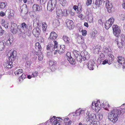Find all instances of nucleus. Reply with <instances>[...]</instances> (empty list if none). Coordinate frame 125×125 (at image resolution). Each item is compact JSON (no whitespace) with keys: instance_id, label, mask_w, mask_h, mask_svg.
<instances>
[{"instance_id":"1","label":"nucleus","mask_w":125,"mask_h":125,"mask_svg":"<svg viewBox=\"0 0 125 125\" xmlns=\"http://www.w3.org/2000/svg\"><path fill=\"white\" fill-rule=\"evenodd\" d=\"M119 113V110L114 109L109 114L108 119L113 123H116L118 120V116Z\"/></svg>"},{"instance_id":"2","label":"nucleus","mask_w":125,"mask_h":125,"mask_svg":"<svg viewBox=\"0 0 125 125\" xmlns=\"http://www.w3.org/2000/svg\"><path fill=\"white\" fill-rule=\"evenodd\" d=\"M57 17L59 19H61L63 16H67L68 14V10L66 9L62 11L61 9H57L56 11Z\"/></svg>"},{"instance_id":"3","label":"nucleus","mask_w":125,"mask_h":125,"mask_svg":"<svg viewBox=\"0 0 125 125\" xmlns=\"http://www.w3.org/2000/svg\"><path fill=\"white\" fill-rule=\"evenodd\" d=\"M101 104L99 100L93 101L91 106L92 108L96 112H98L101 108Z\"/></svg>"},{"instance_id":"4","label":"nucleus","mask_w":125,"mask_h":125,"mask_svg":"<svg viewBox=\"0 0 125 125\" xmlns=\"http://www.w3.org/2000/svg\"><path fill=\"white\" fill-rule=\"evenodd\" d=\"M56 4V0H49L47 4V10L49 11H52L55 8Z\"/></svg>"},{"instance_id":"5","label":"nucleus","mask_w":125,"mask_h":125,"mask_svg":"<svg viewBox=\"0 0 125 125\" xmlns=\"http://www.w3.org/2000/svg\"><path fill=\"white\" fill-rule=\"evenodd\" d=\"M86 115L85 119L87 122H89L92 123L96 118V115L94 114H90L88 112L86 113Z\"/></svg>"},{"instance_id":"6","label":"nucleus","mask_w":125,"mask_h":125,"mask_svg":"<svg viewBox=\"0 0 125 125\" xmlns=\"http://www.w3.org/2000/svg\"><path fill=\"white\" fill-rule=\"evenodd\" d=\"M113 33L115 36L118 37L121 32L120 27L117 25H114L113 26Z\"/></svg>"},{"instance_id":"7","label":"nucleus","mask_w":125,"mask_h":125,"mask_svg":"<svg viewBox=\"0 0 125 125\" xmlns=\"http://www.w3.org/2000/svg\"><path fill=\"white\" fill-rule=\"evenodd\" d=\"M114 21V19L113 17H111L106 21L104 23L105 27L106 29H108L113 23Z\"/></svg>"},{"instance_id":"8","label":"nucleus","mask_w":125,"mask_h":125,"mask_svg":"<svg viewBox=\"0 0 125 125\" xmlns=\"http://www.w3.org/2000/svg\"><path fill=\"white\" fill-rule=\"evenodd\" d=\"M10 56L9 57V60L10 61H12L14 60L17 56V52L15 50H11L9 51Z\"/></svg>"},{"instance_id":"9","label":"nucleus","mask_w":125,"mask_h":125,"mask_svg":"<svg viewBox=\"0 0 125 125\" xmlns=\"http://www.w3.org/2000/svg\"><path fill=\"white\" fill-rule=\"evenodd\" d=\"M17 24L13 22H11L10 28L11 32L13 34H16L17 31Z\"/></svg>"},{"instance_id":"10","label":"nucleus","mask_w":125,"mask_h":125,"mask_svg":"<svg viewBox=\"0 0 125 125\" xmlns=\"http://www.w3.org/2000/svg\"><path fill=\"white\" fill-rule=\"evenodd\" d=\"M105 7L107 9V11L109 13L111 12L113 7L112 3L109 1L106 2Z\"/></svg>"},{"instance_id":"11","label":"nucleus","mask_w":125,"mask_h":125,"mask_svg":"<svg viewBox=\"0 0 125 125\" xmlns=\"http://www.w3.org/2000/svg\"><path fill=\"white\" fill-rule=\"evenodd\" d=\"M13 62L11 61H7L4 63V65L5 68L9 69L12 68L13 66Z\"/></svg>"},{"instance_id":"12","label":"nucleus","mask_w":125,"mask_h":125,"mask_svg":"<svg viewBox=\"0 0 125 125\" xmlns=\"http://www.w3.org/2000/svg\"><path fill=\"white\" fill-rule=\"evenodd\" d=\"M57 34L55 32L52 31L50 33L48 39L50 40H55L57 38Z\"/></svg>"},{"instance_id":"13","label":"nucleus","mask_w":125,"mask_h":125,"mask_svg":"<svg viewBox=\"0 0 125 125\" xmlns=\"http://www.w3.org/2000/svg\"><path fill=\"white\" fill-rule=\"evenodd\" d=\"M117 62L119 64H122L123 63L125 62V59L123 56L119 55L117 57Z\"/></svg>"},{"instance_id":"14","label":"nucleus","mask_w":125,"mask_h":125,"mask_svg":"<svg viewBox=\"0 0 125 125\" xmlns=\"http://www.w3.org/2000/svg\"><path fill=\"white\" fill-rule=\"evenodd\" d=\"M65 46L64 45H60L58 48V53L60 54L63 53L64 52Z\"/></svg>"},{"instance_id":"15","label":"nucleus","mask_w":125,"mask_h":125,"mask_svg":"<svg viewBox=\"0 0 125 125\" xmlns=\"http://www.w3.org/2000/svg\"><path fill=\"white\" fill-rule=\"evenodd\" d=\"M66 24L67 27L70 30H71L73 28V21L70 20H68L67 21Z\"/></svg>"},{"instance_id":"16","label":"nucleus","mask_w":125,"mask_h":125,"mask_svg":"<svg viewBox=\"0 0 125 125\" xmlns=\"http://www.w3.org/2000/svg\"><path fill=\"white\" fill-rule=\"evenodd\" d=\"M40 31L39 28L34 29L32 31V33L36 37H38L40 35Z\"/></svg>"},{"instance_id":"17","label":"nucleus","mask_w":125,"mask_h":125,"mask_svg":"<svg viewBox=\"0 0 125 125\" xmlns=\"http://www.w3.org/2000/svg\"><path fill=\"white\" fill-rule=\"evenodd\" d=\"M77 40L79 44H83L84 43V38L81 35H79L77 37Z\"/></svg>"},{"instance_id":"18","label":"nucleus","mask_w":125,"mask_h":125,"mask_svg":"<svg viewBox=\"0 0 125 125\" xmlns=\"http://www.w3.org/2000/svg\"><path fill=\"white\" fill-rule=\"evenodd\" d=\"M56 120L54 121L53 123V125H61V122L62 121V119L59 117H56Z\"/></svg>"},{"instance_id":"19","label":"nucleus","mask_w":125,"mask_h":125,"mask_svg":"<svg viewBox=\"0 0 125 125\" xmlns=\"http://www.w3.org/2000/svg\"><path fill=\"white\" fill-rule=\"evenodd\" d=\"M113 61V60L112 58L110 57L109 58H108V60L107 59L104 60L102 62V64L104 65L108 63L109 64H110Z\"/></svg>"},{"instance_id":"20","label":"nucleus","mask_w":125,"mask_h":125,"mask_svg":"<svg viewBox=\"0 0 125 125\" xmlns=\"http://www.w3.org/2000/svg\"><path fill=\"white\" fill-rule=\"evenodd\" d=\"M36 54L38 55V60L40 61H42L43 59V56L41 51H38V52H36Z\"/></svg>"},{"instance_id":"21","label":"nucleus","mask_w":125,"mask_h":125,"mask_svg":"<svg viewBox=\"0 0 125 125\" xmlns=\"http://www.w3.org/2000/svg\"><path fill=\"white\" fill-rule=\"evenodd\" d=\"M60 22L59 20L56 19L53 22V26L54 28H56L60 25Z\"/></svg>"},{"instance_id":"22","label":"nucleus","mask_w":125,"mask_h":125,"mask_svg":"<svg viewBox=\"0 0 125 125\" xmlns=\"http://www.w3.org/2000/svg\"><path fill=\"white\" fill-rule=\"evenodd\" d=\"M46 49L48 50H50L52 52L54 50L55 48L52 44L50 43L47 46Z\"/></svg>"},{"instance_id":"23","label":"nucleus","mask_w":125,"mask_h":125,"mask_svg":"<svg viewBox=\"0 0 125 125\" xmlns=\"http://www.w3.org/2000/svg\"><path fill=\"white\" fill-rule=\"evenodd\" d=\"M32 8L34 11H40L41 10L39 6L37 4H34Z\"/></svg>"},{"instance_id":"24","label":"nucleus","mask_w":125,"mask_h":125,"mask_svg":"<svg viewBox=\"0 0 125 125\" xmlns=\"http://www.w3.org/2000/svg\"><path fill=\"white\" fill-rule=\"evenodd\" d=\"M2 25L4 27L6 28H8L9 26L8 23L6 21L5 19H2L1 21Z\"/></svg>"},{"instance_id":"25","label":"nucleus","mask_w":125,"mask_h":125,"mask_svg":"<svg viewBox=\"0 0 125 125\" xmlns=\"http://www.w3.org/2000/svg\"><path fill=\"white\" fill-rule=\"evenodd\" d=\"M63 122L64 124L65 125H70L72 122L68 117H67L64 118Z\"/></svg>"},{"instance_id":"26","label":"nucleus","mask_w":125,"mask_h":125,"mask_svg":"<svg viewBox=\"0 0 125 125\" xmlns=\"http://www.w3.org/2000/svg\"><path fill=\"white\" fill-rule=\"evenodd\" d=\"M63 39L66 43L69 44L70 42V38L67 36L64 35L63 36Z\"/></svg>"},{"instance_id":"27","label":"nucleus","mask_w":125,"mask_h":125,"mask_svg":"<svg viewBox=\"0 0 125 125\" xmlns=\"http://www.w3.org/2000/svg\"><path fill=\"white\" fill-rule=\"evenodd\" d=\"M47 24L46 22H42V30L43 32H45L46 31Z\"/></svg>"},{"instance_id":"28","label":"nucleus","mask_w":125,"mask_h":125,"mask_svg":"<svg viewBox=\"0 0 125 125\" xmlns=\"http://www.w3.org/2000/svg\"><path fill=\"white\" fill-rule=\"evenodd\" d=\"M67 60L71 64L74 65L76 63V60L75 59L73 58L72 57L70 59H67Z\"/></svg>"},{"instance_id":"29","label":"nucleus","mask_w":125,"mask_h":125,"mask_svg":"<svg viewBox=\"0 0 125 125\" xmlns=\"http://www.w3.org/2000/svg\"><path fill=\"white\" fill-rule=\"evenodd\" d=\"M95 6L96 8L99 7L102 1L101 0H95Z\"/></svg>"},{"instance_id":"30","label":"nucleus","mask_w":125,"mask_h":125,"mask_svg":"<svg viewBox=\"0 0 125 125\" xmlns=\"http://www.w3.org/2000/svg\"><path fill=\"white\" fill-rule=\"evenodd\" d=\"M26 78V75L25 74L23 73L21 75L20 77L18 79V80L20 82Z\"/></svg>"},{"instance_id":"31","label":"nucleus","mask_w":125,"mask_h":125,"mask_svg":"<svg viewBox=\"0 0 125 125\" xmlns=\"http://www.w3.org/2000/svg\"><path fill=\"white\" fill-rule=\"evenodd\" d=\"M5 45L3 41L0 42V51L3 50L5 48Z\"/></svg>"},{"instance_id":"32","label":"nucleus","mask_w":125,"mask_h":125,"mask_svg":"<svg viewBox=\"0 0 125 125\" xmlns=\"http://www.w3.org/2000/svg\"><path fill=\"white\" fill-rule=\"evenodd\" d=\"M103 108L106 110H108V108H109L110 106V105L107 102H106L104 103H103Z\"/></svg>"},{"instance_id":"33","label":"nucleus","mask_w":125,"mask_h":125,"mask_svg":"<svg viewBox=\"0 0 125 125\" xmlns=\"http://www.w3.org/2000/svg\"><path fill=\"white\" fill-rule=\"evenodd\" d=\"M35 47L36 49L38 50V51H41L42 49L41 46L39 42H37L36 43Z\"/></svg>"},{"instance_id":"34","label":"nucleus","mask_w":125,"mask_h":125,"mask_svg":"<svg viewBox=\"0 0 125 125\" xmlns=\"http://www.w3.org/2000/svg\"><path fill=\"white\" fill-rule=\"evenodd\" d=\"M33 25L37 24V27H40L41 26V23L39 22V21H38L37 19H35L33 21Z\"/></svg>"},{"instance_id":"35","label":"nucleus","mask_w":125,"mask_h":125,"mask_svg":"<svg viewBox=\"0 0 125 125\" xmlns=\"http://www.w3.org/2000/svg\"><path fill=\"white\" fill-rule=\"evenodd\" d=\"M23 72V71L22 69H19L15 71L14 73L16 75H19V74L22 73Z\"/></svg>"},{"instance_id":"36","label":"nucleus","mask_w":125,"mask_h":125,"mask_svg":"<svg viewBox=\"0 0 125 125\" xmlns=\"http://www.w3.org/2000/svg\"><path fill=\"white\" fill-rule=\"evenodd\" d=\"M59 2L63 6H65L67 4L66 0H59Z\"/></svg>"},{"instance_id":"37","label":"nucleus","mask_w":125,"mask_h":125,"mask_svg":"<svg viewBox=\"0 0 125 125\" xmlns=\"http://www.w3.org/2000/svg\"><path fill=\"white\" fill-rule=\"evenodd\" d=\"M7 5V3L6 2H0V8L3 9Z\"/></svg>"},{"instance_id":"38","label":"nucleus","mask_w":125,"mask_h":125,"mask_svg":"<svg viewBox=\"0 0 125 125\" xmlns=\"http://www.w3.org/2000/svg\"><path fill=\"white\" fill-rule=\"evenodd\" d=\"M94 65L91 62H89L88 65V67L90 70H93L94 69Z\"/></svg>"},{"instance_id":"39","label":"nucleus","mask_w":125,"mask_h":125,"mask_svg":"<svg viewBox=\"0 0 125 125\" xmlns=\"http://www.w3.org/2000/svg\"><path fill=\"white\" fill-rule=\"evenodd\" d=\"M76 58L77 60L78 61L80 62H81L82 61V57L81 55L80 54L79 55H77L75 57Z\"/></svg>"},{"instance_id":"40","label":"nucleus","mask_w":125,"mask_h":125,"mask_svg":"<svg viewBox=\"0 0 125 125\" xmlns=\"http://www.w3.org/2000/svg\"><path fill=\"white\" fill-rule=\"evenodd\" d=\"M49 64L50 66L55 65L56 64V62L55 61H50L49 62Z\"/></svg>"},{"instance_id":"41","label":"nucleus","mask_w":125,"mask_h":125,"mask_svg":"<svg viewBox=\"0 0 125 125\" xmlns=\"http://www.w3.org/2000/svg\"><path fill=\"white\" fill-rule=\"evenodd\" d=\"M73 52L75 57L80 54V52L76 50H74Z\"/></svg>"},{"instance_id":"42","label":"nucleus","mask_w":125,"mask_h":125,"mask_svg":"<svg viewBox=\"0 0 125 125\" xmlns=\"http://www.w3.org/2000/svg\"><path fill=\"white\" fill-rule=\"evenodd\" d=\"M21 27L23 29H26L27 28L28 26L25 23H23L21 24Z\"/></svg>"},{"instance_id":"43","label":"nucleus","mask_w":125,"mask_h":125,"mask_svg":"<svg viewBox=\"0 0 125 125\" xmlns=\"http://www.w3.org/2000/svg\"><path fill=\"white\" fill-rule=\"evenodd\" d=\"M56 117L53 116L51 119L50 120V122L51 123L53 124L54 122V121H56V118H55Z\"/></svg>"},{"instance_id":"44","label":"nucleus","mask_w":125,"mask_h":125,"mask_svg":"<svg viewBox=\"0 0 125 125\" xmlns=\"http://www.w3.org/2000/svg\"><path fill=\"white\" fill-rule=\"evenodd\" d=\"M93 123V125H100V123L99 121H94Z\"/></svg>"},{"instance_id":"45","label":"nucleus","mask_w":125,"mask_h":125,"mask_svg":"<svg viewBox=\"0 0 125 125\" xmlns=\"http://www.w3.org/2000/svg\"><path fill=\"white\" fill-rule=\"evenodd\" d=\"M81 31H82V35L83 36H85L86 35L87 32L86 30H82Z\"/></svg>"},{"instance_id":"46","label":"nucleus","mask_w":125,"mask_h":125,"mask_svg":"<svg viewBox=\"0 0 125 125\" xmlns=\"http://www.w3.org/2000/svg\"><path fill=\"white\" fill-rule=\"evenodd\" d=\"M92 2V0H87L86 2V4L87 6H88L91 4Z\"/></svg>"},{"instance_id":"47","label":"nucleus","mask_w":125,"mask_h":125,"mask_svg":"<svg viewBox=\"0 0 125 125\" xmlns=\"http://www.w3.org/2000/svg\"><path fill=\"white\" fill-rule=\"evenodd\" d=\"M53 42L54 43V45H53L54 48H57L58 45V43L55 40L53 41Z\"/></svg>"},{"instance_id":"48","label":"nucleus","mask_w":125,"mask_h":125,"mask_svg":"<svg viewBox=\"0 0 125 125\" xmlns=\"http://www.w3.org/2000/svg\"><path fill=\"white\" fill-rule=\"evenodd\" d=\"M66 56L67 57V59H70L72 57L71 56L70 52H68L66 54Z\"/></svg>"},{"instance_id":"49","label":"nucleus","mask_w":125,"mask_h":125,"mask_svg":"<svg viewBox=\"0 0 125 125\" xmlns=\"http://www.w3.org/2000/svg\"><path fill=\"white\" fill-rule=\"evenodd\" d=\"M79 111L78 110H76L74 114L73 115L74 116H77L78 115H80V113H79Z\"/></svg>"},{"instance_id":"50","label":"nucleus","mask_w":125,"mask_h":125,"mask_svg":"<svg viewBox=\"0 0 125 125\" xmlns=\"http://www.w3.org/2000/svg\"><path fill=\"white\" fill-rule=\"evenodd\" d=\"M4 31V30L2 29L1 27L0 26V36L3 35Z\"/></svg>"},{"instance_id":"51","label":"nucleus","mask_w":125,"mask_h":125,"mask_svg":"<svg viewBox=\"0 0 125 125\" xmlns=\"http://www.w3.org/2000/svg\"><path fill=\"white\" fill-rule=\"evenodd\" d=\"M38 75V72L35 71L32 74V77H35L37 76Z\"/></svg>"},{"instance_id":"52","label":"nucleus","mask_w":125,"mask_h":125,"mask_svg":"<svg viewBox=\"0 0 125 125\" xmlns=\"http://www.w3.org/2000/svg\"><path fill=\"white\" fill-rule=\"evenodd\" d=\"M102 41H104L105 40V38L104 37L100 36L99 38Z\"/></svg>"},{"instance_id":"53","label":"nucleus","mask_w":125,"mask_h":125,"mask_svg":"<svg viewBox=\"0 0 125 125\" xmlns=\"http://www.w3.org/2000/svg\"><path fill=\"white\" fill-rule=\"evenodd\" d=\"M47 0H41L40 3L41 4H45Z\"/></svg>"},{"instance_id":"54","label":"nucleus","mask_w":125,"mask_h":125,"mask_svg":"<svg viewBox=\"0 0 125 125\" xmlns=\"http://www.w3.org/2000/svg\"><path fill=\"white\" fill-rule=\"evenodd\" d=\"M98 117L100 119H102L103 117V115L101 113H100L98 115Z\"/></svg>"},{"instance_id":"55","label":"nucleus","mask_w":125,"mask_h":125,"mask_svg":"<svg viewBox=\"0 0 125 125\" xmlns=\"http://www.w3.org/2000/svg\"><path fill=\"white\" fill-rule=\"evenodd\" d=\"M6 44L7 45H10L11 44L10 41L9 40H8L7 41H6Z\"/></svg>"},{"instance_id":"56","label":"nucleus","mask_w":125,"mask_h":125,"mask_svg":"<svg viewBox=\"0 0 125 125\" xmlns=\"http://www.w3.org/2000/svg\"><path fill=\"white\" fill-rule=\"evenodd\" d=\"M5 14L4 12L3 11H1L0 12V16L3 17L5 16Z\"/></svg>"},{"instance_id":"57","label":"nucleus","mask_w":125,"mask_h":125,"mask_svg":"<svg viewBox=\"0 0 125 125\" xmlns=\"http://www.w3.org/2000/svg\"><path fill=\"white\" fill-rule=\"evenodd\" d=\"M98 22L101 24H102L103 23V22L102 21V20L101 19H100L98 20Z\"/></svg>"},{"instance_id":"58","label":"nucleus","mask_w":125,"mask_h":125,"mask_svg":"<svg viewBox=\"0 0 125 125\" xmlns=\"http://www.w3.org/2000/svg\"><path fill=\"white\" fill-rule=\"evenodd\" d=\"M73 9L75 11L78 10V7L77 6L74 5L73 6Z\"/></svg>"},{"instance_id":"59","label":"nucleus","mask_w":125,"mask_h":125,"mask_svg":"<svg viewBox=\"0 0 125 125\" xmlns=\"http://www.w3.org/2000/svg\"><path fill=\"white\" fill-rule=\"evenodd\" d=\"M79 111L80 115L83 114L84 113V111L83 110H80V109H78Z\"/></svg>"},{"instance_id":"60","label":"nucleus","mask_w":125,"mask_h":125,"mask_svg":"<svg viewBox=\"0 0 125 125\" xmlns=\"http://www.w3.org/2000/svg\"><path fill=\"white\" fill-rule=\"evenodd\" d=\"M123 3L122 4L123 7L124 9H125V0H123Z\"/></svg>"},{"instance_id":"61","label":"nucleus","mask_w":125,"mask_h":125,"mask_svg":"<svg viewBox=\"0 0 125 125\" xmlns=\"http://www.w3.org/2000/svg\"><path fill=\"white\" fill-rule=\"evenodd\" d=\"M78 17L82 19L83 18V15L82 14H80L78 15Z\"/></svg>"},{"instance_id":"62","label":"nucleus","mask_w":125,"mask_h":125,"mask_svg":"<svg viewBox=\"0 0 125 125\" xmlns=\"http://www.w3.org/2000/svg\"><path fill=\"white\" fill-rule=\"evenodd\" d=\"M84 25L86 27H88L89 26V25L88 23L86 22H85Z\"/></svg>"},{"instance_id":"63","label":"nucleus","mask_w":125,"mask_h":125,"mask_svg":"<svg viewBox=\"0 0 125 125\" xmlns=\"http://www.w3.org/2000/svg\"><path fill=\"white\" fill-rule=\"evenodd\" d=\"M105 50H106V51L105 50H104V52L105 53H107L108 52L109 49L108 48H107V47H106L105 48Z\"/></svg>"},{"instance_id":"64","label":"nucleus","mask_w":125,"mask_h":125,"mask_svg":"<svg viewBox=\"0 0 125 125\" xmlns=\"http://www.w3.org/2000/svg\"><path fill=\"white\" fill-rule=\"evenodd\" d=\"M123 69H125V62L124 63H123Z\"/></svg>"}]
</instances>
